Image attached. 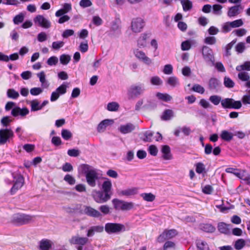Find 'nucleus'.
Instances as JSON below:
<instances>
[{
	"mask_svg": "<svg viewBox=\"0 0 250 250\" xmlns=\"http://www.w3.org/2000/svg\"><path fill=\"white\" fill-rule=\"evenodd\" d=\"M112 183L111 181L106 178L105 180L103 182L102 185V189L103 191L108 194L111 197L112 195Z\"/></svg>",
	"mask_w": 250,
	"mask_h": 250,
	"instance_id": "nucleus-20",
	"label": "nucleus"
},
{
	"mask_svg": "<svg viewBox=\"0 0 250 250\" xmlns=\"http://www.w3.org/2000/svg\"><path fill=\"white\" fill-rule=\"evenodd\" d=\"M221 138L226 141H230L233 138V134L227 130H223L220 134Z\"/></svg>",
	"mask_w": 250,
	"mask_h": 250,
	"instance_id": "nucleus-33",
	"label": "nucleus"
},
{
	"mask_svg": "<svg viewBox=\"0 0 250 250\" xmlns=\"http://www.w3.org/2000/svg\"><path fill=\"white\" fill-rule=\"evenodd\" d=\"M104 228L105 231L109 234L118 233L125 230V226L119 223H106Z\"/></svg>",
	"mask_w": 250,
	"mask_h": 250,
	"instance_id": "nucleus-6",
	"label": "nucleus"
},
{
	"mask_svg": "<svg viewBox=\"0 0 250 250\" xmlns=\"http://www.w3.org/2000/svg\"><path fill=\"white\" fill-rule=\"evenodd\" d=\"M150 83L153 85H160L162 84V81L158 76H154L150 79Z\"/></svg>",
	"mask_w": 250,
	"mask_h": 250,
	"instance_id": "nucleus-49",
	"label": "nucleus"
},
{
	"mask_svg": "<svg viewBox=\"0 0 250 250\" xmlns=\"http://www.w3.org/2000/svg\"><path fill=\"white\" fill-rule=\"evenodd\" d=\"M174 117V112L171 109L165 110L161 116L163 120L167 121L170 120Z\"/></svg>",
	"mask_w": 250,
	"mask_h": 250,
	"instance_id": "nucleus-29",
	"label": "nucleus"
},
{
	"mask_svg": "<svg viewBox=\"0 0 250 250\" xmlns=\"http://www.w3.org/2000/svg\"><path fill=\"white\" fill-rule=\"evenodd\" d=\"M243 10V7L240 4L236 5L228 8L227 16L229 18H233L239 15Z\"/></svg>",
	"mask_w": 250,
	"mask_h": 250,
	"instance_id": "nucleus-16",
	"label": "nucleus"
},
{
	"mask_svg": "<svg viewBox=\"0 0 250 250\" xmlns=\"http://www.w3.org/2000/svg\"><path fill=\"white\" fill-rule=\"evenodd\" d=\"M238 74V79L242 82H245V86L250 88V76L248 72L245 71H239Z\"/></svg>",
	"mask_w": 250,
	"mask_h": 250,
	"instance_id": "nucleus-18",
	"label": "nucleus"
},
{
	"mask_svg": "<svg viewBox=\"0 0 250 250\" xmlns=\"http://www.w3.org/2000/svg\"><path fill=\"white\" fill-rule=\"evenodd\" d=\"M145 90L143 84L132 85L128 90L127 95L130 98H133L143 94Z\"/></svg>",
	"mask_w": 250,
	"mask_h": 250,
	"instance_id": "nucleus-10",
	"label": "nucleus"
},
{
	"mask_svg": "<svg viewBox=\"0 0 250 250\" xmlns=\"http://www.w3.org/2000/svg\"><path fill=\"white\" fill-rule=\"evenodd\" d=\"M223 7L220 4H214L212 6L213 13L216 15H221L222 14V9Z\"/></svg>",
	"mask_w": 250,
	"mask_h": 250,
	"instance_id": "nucleus-44",
	"label": "nucleus"
},
{
	"mask_svg": "<svg viewBox=\"0 0 250 250\" xmlns=\"http://www.w3.org/2000/svg\"><path fill=\"white\" fill-rule=\"evenodd\" d=\"M112 202L116 210H123L124 201L118 199H114L112 200Z\"/></svg>",
	"mask_w": 250,
	"mask_h": 250,
	"instance_id": "nucleus-28",
	"label": "nucleus"
},
{
	"mask_svg": "<svg viewBox=\"0 0 250 250\" xmlns=\"http://www.w3.org/2000/svg\"><path fill=\"white\" fill-rule=\"evenodd\" d=\"M209 87L210 89H216L220 85V83L216 78H211L209 81Z\"/></svg>",
	"mask_w": 250,
	"mask_h": 250,
	"instance_id": "nucleus-35",
	"label": "nucleus"
},
{
	"mask_svg": "<svg viewBox=\"0 0 250 250\" xmlns=\"http://www.w3.org/2000/svg\"><path fill=\"white\" fill-rule=\"evenodd\" d=\"M209 101L214 105H218L220 102H221V97L217 95L211 96L209 97Z\"/></svg>",
	"mask_w": 250,
	"mask_h": 250,
	"instance_id": "nucleus-47",
	"label": "nucleus"
},
{
	"mask_svg": "<svg viewBox=\"0 0 250 250\" xmlns=\"http://www.w3.org/2000/svg\"><path fill=\"white\" fill-rule=\"evenodd\" d=\"M88 49V42L87 41H84L80 43L79 45V49L82 53L86 52Z\"/></svg>",
	"mask_w": 250,
	"mask_h": 250,
	"instance_id": "nucleus-46",
	"label": "nucleus"
},
{
	"mask_svg": "<svg viewBox=\"0 0 250 250\" xmlns=\"http://www.w3.org/2000/svg\"><path fill=\"white\" fill-rule=\"evenodd\" d=\"M205 170L204 165L202 163H198L196 164V171L199 174L203 173Z\"/></svg>",
	"mask_w": 250,
	"mask_h": 250,
	"instance_id": "nucleus-57",
	"label": "nucleus"
},
{
	"mask_svg": "<svg viewBox=\"0 0 250 250\" xmlns=\"http://www.w3.org/2000/svg\"><path fill=\"white\" fill-rule=\"evenodd\" d=\"M229 225L226 224L225 223L221 222L218 225V229L219 231L224 234H228L229 232Z\"/></svg>",
	"mask_w": 250,
	"mask_h": 250,
	"instance_id": "nucleus-31",
	"label": "nucleus"
},
{
	"mask_svg": "<svg viewBox=\"0 0 250 250\" xmlns=\"http://www.w3.org/2000/svg\"><path fill=\"white\" fill-rule=\"evenodd\" d=\"M235 43V41H232L229 44H228L226 47V52H225V55L226 56H229L231 55L230 50L233 45V44Z\"/></svg>",
	"mask_w": 250,
	"mask_h": 250,
	"instance_id": "nucleus-51",
	"label": "nucleus"
},
{
	"mask_svg": "<svg viewBox=\"0 0 250 250\" xmlns=\"http://www.w3.org/2000/svg\"><path fill=\"white\" fill-rule=\"evenodd\" d=\"M61 134L62 137L65 140H68L72 137L71 133L67 129H62Z\"/></svg>",
	"mask_w": 250,
	"mask_h": 250,
	"instance_id": "nucleus-50",
	"label": "nucleus"
},
{
	"mask_svg": "<svg viewBox=\"0 0 250 250\" xmlns=\"http://www.w3.org/2000/svg\"><path fill=\"white\" fill-rule=\"evenodd\" d=\"M40 249L41 250H49L51 247V242L47 239H42L40 242Z\"/></svg>",
	"mask_w": 250,
	"mask_h": 250,
	"instance_id": "nucleus-27",
	"label": "nucleus"
},
{
	"mask_svg": "<svg viewBox=\"0 0 250 250\" xmlns=\"http://www.w3.org/2000/svg\"><path fill=\"white\" fill-rule=\"evenodd\" d=\"M149 38L148 35L146 33L141 34L137 41V46L139 48L146 47L147 45V40Z\"/></svg>",
	"mask_w": 250,
	"mask_h": 250,
	"instance_id": "nucleus-17",
	"label": "nucleus"
},
{
	"mask_svg": "<svg viewBox=\"0 0 250 250\" xmlns=\"http://www.w3.org/2000/svg\"><path fill=\"white\" fill-rule=\"evenodd\" d=\"M64 42L62 41L54 42L52 44V47L53 49L58 50L64 45Z\"/></svg>",
	"mask_w": 250,
	"mask_h": 250,
	"instance_id": "nucleus-61",
	"label": "nucleus"
},
{
	"mask_svg": "<svg viewBox=\"0 0 250 250\" xmlns=\"http://www.w3.org/2000/svg\"><path fill=\"white\" fill-rule=\"evenodd\" d=\"M245 44L244 42H239L235 46L236 51L239 53H242L245 49Z\"/></svg>",
	"mask_w": 250,
	"mask_h": 250,
	"instance_id": "nucleus-63",
	"label": "nucleus"
},
{
	"mask_svg": "<svg viewBox=\"0 0 250 250\" xmlns=\"http://www.w3.org/2000/svg\"><path fill=\"white\" fill-rule=\"evenodd\" d=\"M181 3L184 11H189L192 8V3L189 0H181Z\"/></svg>",
	"mask_w": 250,
	"mask_h": 250,
	"instance_id": "nucleus-34",
	"label": "nucleus"
},
{
	"mask_svg": "<svg viewBox=\"0 0 250 250\" xmlns=\"http://www.w3.org/2000/svg\"><path fill=\"white\" fill-rule=\"evenodd\" d=\"M92 196L94 200L99 204L106 203L111 198L110 195L102 190H93L92 192Z\"/></svg>",
	"mask_w": 250,
	"mask_h": 250,
	"instance_id": "nucleus-7",
	"label": "nucleus"
},
{
	"mask_svg": "<svg viewBox=\"0 0 250 250\" xmlns=\"http://www.w3.org/2000/svg\"><path fill=\"white\" fill-rule=\"evenodd\" d=\"M113 123V120L111 119H105L102 121L98 125V131L99 132H104L107 126L112 125Z\"/></svg>",
	"mask_w": 250,
	"mask_h": 250,
	"instance_id": "nucleus-19",
	"label": "nucleus"
},
{
	"mask_svg": "<svg viewBox=\"0 0 250 250\" xmlns=\"http://www.w3.org/2000/svg\"><path fill=\"white\" fill-rule=\"evenodd\" d=\"M7 96L9 98L17 99L19 98L20 95L19 92L15 89L10 88L8 89L7 91Z\"/></svg>",
	"mask_w": 250,
	"mask_h": 250,
	"instance_id": "nucleus-39",
	"label": "nucleus"
},
{
	"mask_svg": "<svg viewBox=\"0 0 250 250\" xmlns=\"http://www.w3.org/2000/svg\"><path fill=\"white\" fill-rule=\"evenodd\" d=\"M158 99L165 102H168L172 99V97L167 94L158 93L156 95Z\"/></svg>",
	"mask_w": 250,
	"mask_h": 250,
	"instance_id": "nucleus-41",
	"label": "nucleus"
},
{
	"mask_svg": "<svg viewBox=\"0 0 250 250\" xmlns=\"http://www.w3.org/2000/svg\"><path fill=\"white\" fill-rule=\"evenodd\" d=\"M221 105L225 108L239 109L242 106L240 101H236L231 98H226L222 100Z\"/></svg>",
	"mask_w": 250,
	"mask_h": 250,
	"instance_id": "nucleus-8",
	"label": "nucleus"
},
{
	"mask_svg": "<svg viewBox=\"0 0 250 250\" xmlns=\"http://www.w3.org/2000/svg\"><path fill=\"white\" fill-rule=\"evenodd\" d=\"M14 136V132L11 128H2L0 129V146L4 145L10 142Z\"/></svg>",
	"mask_w": 250,
	"mask_h": 250,
	"instance_id": "nucleus-4",
	"label": "nucleus"
},
{
	"mask_svg": "<svg viewBox=\"0 0 250 250\" xmlns=\"http://www.w3.org/2000/svg\"><path fill=\"white\" fill-rule=\"evenodd\" d=\"M13 186L11 189V193L12 194H14L17 190L21 188L24 184V178L20 174H13Z\"/></svg>",
	"mask_w": 250,
	"mask_h": 250,
	"instance_id": "nucleus-9",
	"label": "nucleus"
},
{
	"mask_svg": "<svg viewBox=\"0 0 250 250\" xmlns=\"http://www.w3.org/2000/svg\"><path fill=\"white\" fill-rule=\"evenodd\" d=\"M58 62V59L57 57L52 56L47 61V63L50 66L55 65Z\"/></svg>",
	"mask_w": 250,
	"mask_h": 250,
	"instance_id": "nucleus-53",
	"label": "nucleus"
},
{
	"mask_svg": "<svg viewBox=\"0 0 250 250\" xmlns=\"http://www.w3.org/2000/svg\"><path fill=\"white\" fill-rule=\"evenodd\" d=\"M35 216L25 214L17 213L13 215L12 222L17 225H23L33 222Z\"/></svg>",
	"mask_w": 250,
	"mask_h": 250,
	"instance_id": "nucleus-2",
	"label": "nucleus"
},
{
	"mask_svg": "<svg viewBox=\"0 0 250 250\" xmlns=\"http://www.w3.org/2000/svg\"><path fill=\"white\" fill-rule=\"evenodd\" d=\"M163 72L167 75H170L173 72V67L171 64H167L164 66Z\"/></svg>",
	"mask_w": 250,
	"mask_h": 250,
	"instance_id": "nucleus-48",
	"label": "nucleus"
},
{
	"mask_svg": "<svg viewBox=\"0 0 250 250\" xmlns=\"http://www.w3.org/2000/svg\"><path fill=\"white\" fill-rule=\"evenodd\" d=\"M216 42V40L214 37H207L204 39V42L209 45L214 44Z\"/></svg>",
	"mask_w": 250,
	"mask_h": 250,
	"instance_id": "nucleus-62",
	"label": "nucleus"
},
{
	"mask_svg": "<svg viewBox=\"0 0 250 250\" xmlns=\"http://www.w3.org/2000/svg\"><path fill=\"white\" fill-rule=\"evenodd\" d=\"M233 28L231 21L225 22L222 26V31L225 33L229 32Z\"/></svg>",
	"mask_w": 250,
	"mask_h": 250,
	"instance_id": "nucleus-42",
	"label": "nucleus"
},
{
	"mask_svg": "<svg viewBox=\"0 0 250 250\" xmlns=\"http://www.w3.org/2000/svg\"><path fill=\"white\" fill-rule=\"evenodd\" d=\"M12 121V120L10 119V117L9 116H5L3 117L1 120V123L3 126L7 127L8 126L10 123Z\"/></svg>",
	"mask_w": 250,
	"mask_h": 250,
	"instance_id": "nucleus-52",
	"label": "nucleus"
},
{
	"mask_svg": "<svg viewBox=\"0 0 250 250\" xmlns=\"http://www.w3.org/2000/svg\"><path fill=\"white\" fill-rule=\"evenodd\" d=\"M101 214L107 215L110 213V208L107 205H102L99 207Z\"/></svg>",
	"mask_w": 250,
	"mask_h": 250,
	"instance_id": "nucleus-58",
	"label": "nucleus"
},
{
	"mask_svg": "<svg viewBox=\"0 0 250 250\" xmlns=\"http://www.w3.org/2000/svg\"><path fill=\"white\" fill-rule=\"evenodd\" d=\"M141 196L147 202H152L155 199V196L151 193H144L141 194Z\"/></svg>",
	"mask_w": 250,
	"mask_h": 250,
	"instance_id": "nucleus-40",
	"label": "nucleus"
},
{
	"mask_svg": "<svg viewBox=\"0 0 250 250\" xmlns=\"http://www.w3.org/2000/svg\"><path fill=\"white\" fill-rule=\"evenodd\" d=\"M196 246L198 250H209L207 243L203 240H199L197 241Z\"/></svg>",
	"mask_w": 250,
	"mask_h": 250,
	"instance_id": "nucleus-36",
	"label": "nucleus"
},
{
	"mask_svg": "<svg viewBox=\"0 0 250 250\" xmlns=\"http://www.w3.org/2000/svg\"><path fill=\"white\" fill-rule=\"evenodd\" d=\"M224 85L227 87L231 88L234 86V83L230 78L226 77L224 78Z\"/></svg>",
	"mask_w": 250,
	"mask_h": 250,
	"instance_id": "nucleus-59",
	"label": "nucleus"
},
{
	"mask_svg": "<svg viewBox=\"0 0 250 250\" xmlns=\"http://www.w3.org/2000/svg\"><path fill=\"white\" fill-rule=\"evenodd\" d=\"M64 180L71 185H73L76 182L75 179L69 174H67L64 176Z\"/></svg>",
	"mask_w": 250,
	"mask_h": 250,
	"instance_id": "nucleus-64",
	"label": "nucleus"
},
{
	"mask_svg": "<svg viewBox=\"0 0 250 250\" xmlns=\"http://www.w3.org/2000/svg\"><path fill=\"white\" fill-rule=\"evenodd\" d=\"M145 22L141 18L134 19L131 22V30L134 33H139L144 27Z\"/></svg>",
	"mask_w": 250,
	"mask_h": 250,
	"instance_id": "nucleus-11",
	"label": "nucleus"
},
{
	"mask_svg": "<svg viewBox=\"0 0 250 250\" xmlns=\"http://www.w3.org/2000/svg\"><path fill=\"white\" fill-rule=\"evenodd\" d=\"M182 131L183 134L186 136H188L191 133V129L189 127L186 126L179 127L175 129L174 131V134L177 137H178L180 135V131Z\"/></svg>",
	"mask_w": 250,
	"mask_h": 250,
	"instance_id": "nucleus-23",
	"label": "nucleus"
},
{
	"mask_svg": "<svg viewBox=\"0 0 250 250\" xmlns=\"http://www.w3.org/2000/svg\"><path fill=\"white\" fill-rule=\"evenodd\" d=\"M29 113V110L26 107L22 108L19 106H16L12 108L11 111V115L15 117L20 116L21 118H25V116Z\"/></svg>",
	"mask_w": 250,
	"mask_h": 250,
	"instance_id": "nucleus-13",
	"label": "nucleus"
},
{
	"mask_svg": "<svg viewBox=\"0 0 250 250\" xmlns=\"http://www.w3.org/2000/svg\"><path fill=\"white\" fill-rule=\"evenodd\" d=\"M134 56L145 64L150 66L153 64V60L148 57L146 53L139 48H135L133 51Z\"/></svg>",
	"mask_w": 250,
	"mask_h": 250,
	"instance_id": "nucleus-3",
	"label": "nucleus"
},
{
	"mask_svg": "<svg viewBox=\"0 0 250 250\" xmlns=\"http://www.w3.org/2000/svg\"><path fill=\"white\" fill-rule=\"evenodd\" d=\"M119 104L116 102L109 103L107 104L106 109L109 111L116 112L119 110Z\"/></svg>",
	"mask_w": 250,
	"mask_h": 250,
	"instance_id": "nucleus-30",
	"label": "nucleus"
},
{
	"mask_svg": "<svg viewBox=\"0 0 250 250\" xmlns=\"http://www.w3.org/2000/svg\"><path fill=\"white\" fill-rule=\"evenodd\" d=\"M177 234V232L175 229H170L164 231L157 238L159 242H163L166 239H171Z\"/></svg>",
	"mask_w": 250,
	"mask_h": 250,
	"instance_id": "nucleus-12",
	"label": "nucleus"
},
{
	"mask_svg": "<svg viewBox=\"0 0 250 250\" xmlns=\"http://www.w3.org/2000/svg\"><path fill=\"white\" fill-rule=\"evenodd\" d=\"M80 167L82 172L85 174L86 180L88 185L91 187H95L96 186L97 181L100 178L97 170L86 164L81 165Z\"/></svg>",
	"mask_w": 250,
	"mask_h": 250,
	"instance_id": "nucleus-1",
	"label": "nucleus"
},
{
	"mask_svg": "<svg viewBox=\"0 0 250 250\" xmlns=\"http://www.w3.org/2000/svg\"><path fill=\"white\" fill-rule=\"evenodd\" d=\"M167 83L172 87H175L179 84L178 78L175 76L168 77L167 79Z\"/></svg>",
	"mask_w": 250,
	"mask_h": 250,
	"instance_id": "nucleus-38",
	"label": "nucleus"
},
{
	"mask_svg": "<svg viewBox=\"0 0 250 250\" xmlns=\"http://www.w3.org/2000/svg\"><path fill=\"white\" fill-rule=\"evenodd\" d=\"M233 28H238L242 26L244 24V22L242 19H240L231 21Z\"/></svg>",
	"mask_w": 250,
	"mask_h": 250,
	"instance_id": "nucleus-56",
	"label": "nucleus"
},
{
	"mask_svg": "<svg viewBox=\"0 0 250 250\" xmlns=\"http://www.w3.org/2000/svg\"><path fill=\"white\" fill-rule=\"evenodd\" d=\"M245 245V241L243 239H239L235 242L234 248L237 250H241Z\"/></svg>",
	"mask_w": 250,
	"mask_h": 250,
	"instance_id": "nucleus-45",
	"label": "nucleus"
},
{
	"mask_svg": "<svg viewBox=\"0 0 250 250\" xmlns=\"http://www.w3.org/2000/svg\"><path fill=\"white\" fill-rule=\"evenodd\" d=\"M236 70L237 71H250V62H245L243 64L236 66Z\"/></svg>",
	"mask_w": 250,
	"mask_h": 250,
	"instance_id": "nucleus-37",
	"label": "nucleus"
},
{
	"mask_svg": "<svg viewBox=\"0 0 250 250\" xmlns=\"http://www.w3.org/2000/svg\"><path fill=\"white\" fill-rule=\"evenodd\" d=\"M25 15V14L23 12H21L13 18V21L14 23L16 25H18L22 22L24 21Z\"/></svg>",
	"mask_w": 250,
	"mask_h": 250,
	"instance_id": "nucleus-32",
	"label": "nucleus"
},
{
	"mask_svg": "<svg viewBox=\"0 0 250 250\" xmlns=\"http://www.w3.org/2000/svg\"><path fill=\"white\" fill-rule=\"evenodd\" d=\"M161 151L163 153L162 158L166 160H170L172 159V155L170 152V148L167 145L163 146Z\"/></svg>",
	"mask_w": 250,
	"mask_h": 250,
	"instance_id": "nucleus-22",
	"label": "nucleus"
},
{
	"mask_svg": "<svg viewBox=\"0 0 250 250\" xmlns=\"http://www.w3.org/2000/svg\"><path fill=\"white\" fill-rule=\"evenodd\" d=\"M81 212L93 217L98 218L102 216L101 213L98 210L90 207L84 206Z\"/></svg>",
	"mask_w": 250,
	"mask_h": 250,
	"instance_id": "nucleus-15",
	"label": "nucleus"
},
{
	"mask_svg": "<svg viewBox=\"0 0 250 250\" xmlns=\"http://www.w3.org/2000/svg\"><path fill=\"white\" fill-rule=\"evenodd\" d=\"M31 106V111L32 112L38 111L42 109V106L40 102L37 99H35L30 101Z\"/></svg>",
	"mask_w": 250,
	"mask_h": 250,
	"instance_id": "nucleus-25",
	"label": "nucleus"
},
{
	"mask_svg": "<svg viewBox=\"0 0 250 250\" xmlns=\"http://www.w3.org/2000/svg\"><path fill=\"white\" fill-rule=\"evenodd\" d=\"M196 42L194 40H188L182 42L181 49L183 51L188 50L191 48V45L195 44Z\"/></svg>",
	"mask_w": 250,
	"mask_h": 250,
	"instance_id": "nucleus-24",
	"label": "nucleus"
},
{
	"mask_svg": "<svg viewBox=\"0 0 250 250\" xmlns=\"http://www.w3.org/2000/svg\"><path fill=\"white\" fill-rule=\"evenodd\" d=\"M135 125L131 123L121 125L118 128L120 132L123 134H127L135 129Z\"/></svg>",
	"mask_w": 250,
	"mask_h": 250,
	"instance_id": "nucleus-21",
	"label": "nucleus"
},
{
	"mask_svg": "<svg viewBox=\"0 0 250 250\" xmlns=\"http://www.w3.org/2000/svg\"><path fill=\"white\" fill-rule=\"evenodd\" d=\"M71 57L68 55L62 54L60 57V61L62 64L66 65L70 61Z\"/></svg>",
	"mask_w": 250,
	"mask_h": 250,
	"instance_id": "nucleus-43",
	"label": "nucleus"
},
{
	"mask_svg": "<svg viewBox=\"0 0 250 250\" xmlns=\"http://www.w3.org/2000/svg\"><path fill=\"white\" fill-rule=\"evenodd\" d=\"M137 192V189L136 188H130L121 191L119 194L123 196H130L136 194Z\"/></svg>",
	"mask_w": 250,
	"mask_h": 250,
	"instance_id": "nucleus-26",
	"label": "nucleus"
},
{
	"mask_svg": "<svg viewBox=\"0 0 250 250\" xmlns=\"http://www.w3.org/2000/svg\"><path fill=\"white\" fill-rule=\"evenodd\" d=\"M66 88L67 85L63 83L57 88L56 91L60 95H62L66 93Z\"/></svg>",
	"mask_w": 250,
	"mask_h": 250,
	"instance_id": "nucleus-54",
	"label": "nucleus"
},
{
	"mask_svg": "<svg viewBox=\"0 0 250 250\" xmlns=\"http://www.w3.org/2000/svg\"><path fill=\"white\" fill-rule=\"evenodd\" d=\"M192 89L194 91L201 93V94H203L205 92V89H204V87L203 86H202L201 85L198 84H194L193 86Z\"/></svg>",
	"mask_w": 250,
	"mask_h": 250,
	"instance_id": "nucleus-60",
	"label": "nucleus"
},
{
	"mask_svg": "<svg viewBox=\"0 0 250 250\" xmlns=\"http://www.w3.org/2000/svg\"><path fill=\"white\" fill-rule=\"evenodd\" d=\"M233 33L238 37H242L246 34L247 30L244 28H240L234 30Z\"/></svg>",
	"mask_w": 250,
	"mask_h": 250,
	"instance_id": "nucleus-55",
	"label": "nucleus"
},
{
	"mask_svg": "<svg viewBox=\"0 0 250 250\" xmlns=\"http://www.w3.org/2000/svg\"><path fill=\"white\" fill-rule=\"evenodd\" d=\"M35 24L44 28H49L51 26L50 22L43 16L37 15L34 19Z\"/></svg>",
	"mask_w": 250,
	"mask_h": 250,
	"instance_id": "nucleus-14",
	"label": "nucleus"
},
{
	"mask_svg": "<svg viewBox=\"0 0 250 250\" xmlns=\"http://www.w3.org/2000/svg\"><path fill=\"white\" fill-rule=\"evenodd\" d=\"M201 53L204 61L209 65H214L215 58L212 50L209 47L204 45Z\"/></svg>",
	"mask_w": 250,
	"mask_h": 250,
	"instance_id": "nucleus-5",
	"label": "nucleus"
}]
</instances>
